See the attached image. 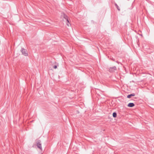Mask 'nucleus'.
Wrapping results in <instances>:
<instances>
[{"label": "nucleus", "mask_w": 154, "mask_h": 154, "mask_svg": "<svg viewBox=\"0 0 154 154\" xmlns=\"http://www.w3.org/2000/svg\"><path fill=\"white\" fill-rule=\"evenodd\" d=\"M61 17L63 20L66 22L67 26H69L70 25V24L67 19V16L64 14H63L62 15Z\"/></svg>", "instance_id": "1"}, {"label": "nucleus", "mask_w": 154, "mask_h": 154, "mask_svg": "<svg viewBox=\"0 0 154 154\" xmlns=\"http://www.w3.org/2000/svg\"><path fill=\"white\" fill-rule=\"evenodd\" d=\"M21 51L22 53L25 56H28V54L27 52V51L24 49H22L21 50Z\"/></svg>", "instance_id": "2"}, {"label": "nucleus", "mask_w": 154, "mask_h": 154, "mask_svg": "<svg viewBox=\"0 0 154 154\" xmlns=\"http://www.w3.org/2000/svg\"><path fill=\"white\" fill-rule=\"evenodd\" d=\"M37 146V147L39 148L41 150H42V146L41 144L40 143V142L39 141H38L37 142L36 144Z\"/></svg>", "instance_id": "3"}, {"label": "nucleus", "mask_w": 154, "mask_h": 154, "mask_svg": "<svg viewBox=\"0 0 154 154\" xmlns=\"http://www.w3.org/2000/svg\"><path fill=\"white\" fill-rule=\"evenodd\" d=\"M134 106V104L133 103H130L128 105V106L129 107H133Z\"/></svg>", "instance_id": "4"}, {"label": "nucleus", "mask_w": 154, "mask_h": 154, "mask_svg": "<svg viewBox=\"0 0 154 154\" xmlns=\"http://www.w3.org/2000/svg\"><path fill=\"white\" fill-rule=\"evenodd\" d=\"M134 96V94H131L128 95L127 97L128 98H130L131 96Z\"/></svg>", "instance_id": "5"}, {"label": "nucleus", "mask_w": 154, "mask_h": 154, "mask_svg": "<svg viewBox=\"0 0 154 154\" xmlns=\"http://www.w3.org/2000/svg\"><path fill=\"white\" fill-rule=\"evenodd\" d=\"M114 118H116L117 117V114L116 112H113L112 114Z\"/></svg>", "instance_id": "6"}, {"label": "nucleus", "mask_w": 154, "mask_h": 154, "mask_svg": "<svg viewBox=\"0 0 154 154\" xmlns=\"http://www.w3.org/2000/svg\"><path fill=\"white\" fill-rule=\"evenodd\" d=\"M53 68L54 69H56L57 68V66L56 65H54L53 66Z\"/></svg>", "instance_id": "7"}, {"label": "nucleus", "mask_w": 154, "mask_h": 154, "mask_svg": "<svg viewBox=\"0 0 154 154\" xmlns=\"http://www.w3.org/2000/svg\"><path fill=\"white\" fill-rule=\"evenodd\" d=\"M116 7L119 10H120V9L119 8V7L118 6V5H116Z\"/></svg>", "instance_id": "8"}]
</instances>
